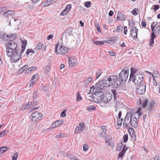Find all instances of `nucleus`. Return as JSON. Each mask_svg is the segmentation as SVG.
Segmentation results:
<instances>
[{
  "instance_id": "ddd939ff",
  "label": "nucleus",
  "mask_w": 160,
  "mask_h": 160,
  "mask_svg": "<svg viewBox=\"0 0 160 160\" xmlns=\"http://www.w3.org/2000/svg\"><path fill=\"white\" fill-rule=\"evenodd\" d=\"M111 92L113 96L114 100L117 101L119 98V92L115 89H112Z\"/></svg>"
},
{
  "instance_id": "20e7f679",
  "label": "nucleus",
  "mask_w": 160,
  "mask_h": 160,
  "mask_svg": "<svg viewBox=\"0 0 160 160\" xmlns=\"http://www.w3.org/2000/svg\"><path fill=\"white\" fill-rule=\"evenodd\" d=\"M96 86L100 90L103 89L104 87H108L111 86L109 78H105L104 80H101L97 83Z\"/></svg>"
},
{
  "instance_id": "a878e982",
  "label": "nucleus",
  "mask_w": 160,
  "mask_h": 160,
  "mask_svg": "<svg viewBox=\"0 0 160 160\" xmlns=\"http://www.w3.org/2000/svg\"><path fill=\"white\" fill-rule=\"evenodd\" d=\"M122 82L121 81V80L119 79H117L116 82L114 83L113 87L114 88H116L120 86L121 85L122 83Z\"/></svg>"
},
{
  "instance_id": "ea45409f",
  "label": "nucleus",
  "mask_w": 160,
  "mask_h": 160,
  "mask_svg": "<svg viewBox=\"0 0 160 160\" xmlns=\"http://www.w3.org/2000/svg\"><path fill=\"white\" fill-rule=\"evenodd\" d=\"M135 24L134 21L132 19H130L129 20V25L131 27H133Z\"/></svg>"
},
{
  "instance_id": "69168bd1",
  "label": "nucleus",
  "mask_w": 160,
  "mask_h": 160,
  "mask_svg": "<svg viewBox=\"0 0 160 160\" xmlns=\"http://www.w3.org/2000/svg\"><path fill=\"white\" fill-rule=\"evenodd\" d=\"M109 54L111 56H116V53L113 52L112 51H109L108 52Z\"/></svg>"
},
{
  "instance_id": "58836bf2",
  "label": "nucleus",
  "mask_w": 160,
  "mask_h": 160,
  "mask_svg": "<svg viewBox=\"0 0 160 160\" xmlns=\"http://www.w3.org/2000/svg\"><path fill=\"white\" fill-rule=\"evenodd\" d=\"M51 0H47L45 1L44 3L45 4L44 6L47 7L51 4L52 2H51Z\"/></svg>"
},
{
  "instance_id": "e2e57ef3",
  "label": "nucleus",
  "mask_w": 160,
  "mask_h": 160,
  "mask_svg": "<svg viewBox=\"0 0 160 160\" xmlns=\"http://www.w3.org/2000/svg\"><path fill=\"white\" fill-rule=\"evenodd\" d=\"M71 8V6L70 4H68L66 5L65 8L66 10L68 11V12L70 10V9Z\"/></svg>"
},
{
  "instance_id": "dca6fc26",
  "label": "nucleus",
  "mask_w": 160,
  "mask_h": 160,
  "mask_svg": "<svg viewBox=\"0 0 160 160\" xmlns=\"http://www.w3.org/2000/svg\"><path fill=\"white\" fill-rule=\"evenodd\" d=\"M109 81L111 86H112L113 87L114 83L116 82L117 79H118V77L116 75L110 76L109 77Z\"/></svg>"
},
{
  "instance_id": "37998d69",
  "label": "nucleus",
  "mask_w": 160,
  "mask_h": 160,
  "mask_svg": "<svg viewBox=\"0 0 160 160\" xmlns=\"http://www.w3.org/2000/svg\"><path fill=\"white\" fill-rule=\"evenodd\" d=\"M117 125L118 126L121 125L123 120V118H120L119 119V118H117Z\"/></svg>"
},
{
  "instance_id": "a19ab883",
  "label": "nucleus",
  "mask_w": 160,
  "mask_h": 160,
  "mask_svg": "<svg viewBox=\"0 0 160 160\" xmlns=\"http://www.w3.org/2000/svg\"><path fill=\"white\" fill-rule=\"evenodd\" d=\"M77 100L78 101H80L82 99L79 92H78L76 94Z\"/></svg>"
},
{
  "instance_id": "052dcab7",
  "label": "nucleus",
  "mask_w": 160,
  "mask_h": 160,
  "mask_svg": "<svg viewBox=\"0 0 160 160\" xmlns=\"http://www.w3.org/2000/svg\"><path fill=\"white\" fill-rule=\"evenodd\" d=\"M67 110H64L61 113L60 116L62 117H64L66 116V112Z\"/></svg>"
},
{
  "instance_id": "6e6d98bb",
  "label": "nucleus",
  "mask_w": 160,
  "mask_h": 160,
  "mask_svg": "<svg viewBox=\"0 0 160 160\" xmlns=\"http://www.w3.org/2000/svg\"><path fill=\"white\" fill-rule=\"evenodd\" d=\"M128 139V136L127 134H125L123 136V141L124 142H127Z\"/></svg>"
},
{
  "instance_id": "2f4dec72",
  "label": "nucleus",
  "mask_w": 160,
  "mask_h": 160,
  "mask_svg": "<svg viewBox=\"0 0 160 160\" xmlns=\"http://www.w3.org/2000/svg\"><path fill=\"white\" fill-rule=\"evenodd\" d=\"M96 108L94 106L90 105L87 107V110L89 111H91L92 110L95 111L96 109Z\"/></svg>"
},
{
  "instance_id": "5fc2aeb1",
  "label": "nucleus",
  "mask_w": 160,
  "mask_h": 160,
  "mask_svg": "<svg viewBox=\"0 0 160 160\" xmlns=\"http://www.w3.org/2000/svg\"><path fill=\"white\" fill-rule=\"evenodd\" d=\"M93 95V93L92 94L91 93H89L88 94L87 97V98L88 99L91 100H92V95Z\"/></svg>"
},
{
  "instance_id": "0eeeda50",
  "label": "nucleus",
  "mask_w": 160,
  "mask_h": 160,
  "mask_svg": "<svg viewBox=\"0 0 160 160\" xmlns=\"http://www.w3.org/2000/svg\"><path fill=\"white\" fill-rule=\"evenodd\" d=\"M146 89V84L142 83L140 85L138 88L136 89V92L138 94H142L145 92Z\"/></svg>"
},
{
  "instance_id": "423d86ee",
  "label": "nucleus",
  "mask_w": 160,
  "mask_h": 160,
  "mask_svg": "<svg viewBox=\"0 0 160 160\" xmlns=\"http://www.w3.org/2000/svg\"><path fill=\"white\" fill-rule=\"evenodd\" d=\"M55 47V51L57 54H64L69 50L68 48L60 46L58 42L56 45Z\"/></svg>"
},
{
  "instance_id": "c9c22d12",
  "label": "nucleus",
  "mask_w": 160,
  "mask_h": 160,
  "mask_svg": "<svg viewBox=\"0 0 160 160\" xmlns=\"http://www.w3.org/2000/svg\"><path fill=\"white\" fill-rule=\"evenodd\" d=\"M68 158L70 160H79L75 156L72 155H71L68 156Z\"/></svg>"
},
{
  "instance_id": "cd10ccee",
  "label": "nucleus",
  "mask_w": 160,
  "mask_h": 160,
  "mask_svg": "<svg viewBox=\"0 0 160 160\" xmlns=\"http://www.w3.org/2000/svg\"><path fill=\"white\" fill-rule=\"evenodd\" d=\"M51 65L48 64L47 66L44 68V72L45 73L48 74L50 72L51 70Z\"/></svg>"
},
{
  "instance_id": "3c124183",
  "label": "nucleus",
  "mask_w": 160,
  "mask_h": 160,
  "mask_svg": "<svg viewBox=\"0 0 160 160\" xmlns=\"http://www.w3.org/2000/svg\"><path fill=\"white\" fill-rule=\"evenodd\" d=\"M31 117L32 118V120L34 122L38 121L39 120L37 118L36 116H32V114L31 115Z\"/></svg>"
},
{
  "instance_id": "aec40b11",
  "label": "nucleus",
  "mask_w": 160,
  "mask_h": 160,
  "mask_svg": "<svg viewBox=\"0 0 160 160\" xmlns=\"http://www.w3.org/2000/svg\"><path fill=\"white\" fill-rule=\"evenodd\" d=\"M128 131L133 141H135L136 140V136L134 133L133 129L130 128L129 129H128Z\"/></svg>"
},
{
  "instance_id": "8fccbe9b",
  "label": "nucleus",
  "mask_w": 160,
  "mask_h": 160,
  "mask_svg": "<svg viewBox=\"0 0 160 160\" xmlns=\"http://www.w3.org/2000/svg\"><path fill=\"white\" fill-rule=\"evenodd\" d=\"M68 12V11L65 9L61 12L60 15L61 16H64L67 15Z\"/></svg>"
},
{
  "instance_id": "5701e85b",
  "label": "nucleus",
  "mask_w": 160,
  "mask_h": 160,
  "mask_svg": "<svg viewBox=\"0 0 160 160\" xmlns=\"http://www.w3.org/2000/svg\"><path fill=\"white\" fill-rule=\"evenodd\" d=\"M155 103V102L153 101L151 102L148 104L147 108V110H148L149 112L152 111L153 109Z\"/></svg>"
},
{
  "instance_id": "4be33fe9",
  "label": "nucleus",
  "mask_w": 160,
  "mask_h": 160,
  "mask_svg": "<svg viewBox=\"0 0 160 160\" xmlns=\"http://www.w3.org/2000/svg\"><path fill=\"white\" fill-rule=\"evenodd\" d=\"M32 116H36L39 120H41L43 117V115L42 114L37 112H33L32 113Z\"/></svg>"
},
{
  "instance_id": "f03ea898",
  "label": "nucleus",
  "mask_w": 160,
  "mask_h": 160,
  "mask_svg": "<svg viewBox=\"0 0 160 160\" xmlns=\"http://www.w3.org/2000/svg\"><path fill=\"white\" fill-rule=\"evenodd\" d=\"M102 90H100L99 88L95 86V87L93 86L91 88L90 92L93 93V95L92 97V100L94 102L98 103L102 102L101 99L102 97L104 95V93L102 91Z\"/></svg>"
},
{
  "instance_id": "680f3d73",
  "label": "nucleus",
  "mask_w": 160,
  "mask_h": 160,
  "mask_svg": "<svg viewBox=\"0 0 160 160\" xmlns=\"http://www.w3.org/2000/svg\"><path fill=\"white\" fill-rule=\"evenodd\" d=\"M7 148H8L7 147H3L1 148V149L2 150V153H4L5 152H6L7 150Z\"/></svg>"
},
{
  "instance_id": "393cba45",
  "label": "nucleus",
  "mask_w": 160,
  "mask_h": 160,
  "mask_svg": "<svg viewBox=\"0 0 160 160\" xmlns=\"http://www.w3.org/2000/svg\"><path fill=\"white\" fill-rule=\"evenodd\" d=\"M131 72L130 75V78H132V77L135 76V74L138 72L137 69L134 68H131Z\"/></svg>"
},
{
  "instance_id": "412c9836",
  "label": "nucleus",
  "mask_w": 160,
  "mask_h": 160,
  "mask_svg": "<svg viewBox=\"0 0 160 160\" xmlns=\"http://www.w3.org/2000/svg\"><path fill=\"white\" fill-rule=\"evenodd\" d=\"M22 42V45L21 47H22V49H21V54H22V53L23 52H24L26 47L27 45V42L26 40H23L22 41V40H21Z\"/></svg>"
},
{
  "instance_id": "f8f14e48",
  "label": "nucleus",
  "mask_w": 160,
  "mask_h": 160,
  "mask_svg": "<svg viewBox=\"0 0 160 160\" xmlns=\"http://www.w3.org/2000/svg\"><path fill=\"white\" fill-rule=\"evenodd\" d=\"M138 29L136 27H134L131 30V35L134 37V38H136L138 36Z\"/></svg>"
},
{
  "instance_id": "864d4df0",
  "label": "nucleus",
  "mask_w": 160,
  "mask_h": 160,
  "mask_svg": "<svg viewBox=\"0 0 160 160\" xmlns=\"http://www.w3.org/2000/svg\"><path fill=\"white\" fill-rule=\"evenodd\" d=\"M29 69L31 72L36 70L37 69V68L36 66L32 67L29 68Z\"/></svg>"
},
{
  "instance_id": "7c9ffc66",
  "label": "nucleus",
  "mask_w": 160,
  "mask_h": 160,
  "mask_svg": "<svg viewBox=\"0 0 160 160\" xmlns=\"http://www.w3.org/2000/svg\"><path fill=\"white\" fill-rule=\"evenodd\" d=\"M92 41L93 43H94L95 45H102L104 44L105 43L104 41H94L93 40H92Z\"/></svg>"
},
{
  "instance_id": "49530a36",
  "label": "nucleus",
  "mask_w": 160,
  "mask_h": 160,
  "mask_svg": "<svg viewBox=\"0 0 160 160\" xmlns=\"http://www.w3.org/2000/svg\"><path fill=\"white\" fill-rule=\"evenodd\" d=\"M152 77H153V84L154 86H156L157 85V83L156 80L155 79V76L154 74H152Z\"/></svg>"
},
{
  "instance_id": "79ce46f5",
  "label": "nucleus",
  "mask_w": 160,
  "mask_h": 160,
  "mask_svg": "<svg viewBox=\"0 0 160 160\" xmlns=\"http://www.w3.org/2000/svg\"><path fill=\"white\" fill-rule=\"evenodd\" d=\"M30 52L34 54L35 53V52L32 49H28L26 52V54L27 55H28V54Z\"/></svg>"
},
{
  "instance_id": "603ef678",
  "label": "nucleus",
  "mask_w": 160,
  "mask_h": 160,
  "mask_svg": "<svg viewBox=\"0 0 160 160\" xmlns=\"http://www.w3.org/2000/svg\"><path fill=\"white\" fill-rule=\"evenodd\" d=\"M138 9L135 8L132 11V14L134 15H136L138 14Z\"/></svg>"
},
{
  "instance_id": "6e6552de",
  "label": "nucleus",
  "mask_w": 160,
  "mask_h": 160,
  "mask_svg": "<svg viewBox=\"0 0 160 160\" xmlns=\"http://www.w3.org/2000/svg\"><path fill=\"white\" fill-rule=\"evenodd\" d=\"M85 126L83 122H81L78 126L77 127L75 130V133H80L82 132L84 129Z\"/></svg>"
},
{
  "instance_id": "39448f33",
  "label": "nucleus",
  "mask_w": 160,
  "mask_h": 160,
  "mask_svg": "<svg viewBox=\"0 0 160 160\" xmlns=\"http://www.w3.org/2000/svg\"><path fill=\"white\" fill-rule=\"evenodd\" d=\"M129 74V69L127 67H124L119 75V78L122 82H126L128 78Z\"/></svg>"
},
{
  "instance_id": "c03bdc74",
  "label": "nucleus",
  "mask_w": 160,
  "mask_h": 160,
  "mask_svg": "<svg viewBox=\"0 0 160 160\" xmlns=\"http://www.w3.org/2000/svg\"><path fill=\"white\" fill-rule=\"evenodd\" d=\"M91 3L90 1H87L85 2L84 6L87 8L90 7L91 5Z\"/></svg>"
},
{
  "instance_id": "473e14b6",
  "label": "nucleus",
  "mask_w": 160,
  "mask_h": 160,
  "mask_svg": "<svg viewBox=\"0 0 160 160\" xmlns=\"http://www.w3.org/2000/svg\"><path fill=\"white\" fill-rule=\"evenodd\" d=\"M92 80V77H90L84 82V83L85 85H87L91 82Z\"/></svg>"
},
{
  "instance_id": "2eb2a0df",
  "label": "nucleus",
  "mask_w": 160,
  "mask_h": 160,
  "mask_svg": "<svg viewBox=\"0 0 160 160\" xmlns=\"http://www.w3.org/2000/svg\"><path fill=\"white\" fill-rule=\"evenodd\" d=\"M14 13L13 11L8 10L4 13L3 16L9 18V17H12V16L14 15Z\"/></svg>"
},
{
  "instance_id": "4d7b16f0",
  "label": "nucleus",
  "mask_w": 160,
  "mask_h": 160,
  "mask_svg": "<svg viewBox=\"0 0 160 160\" xmlns=\"http://www.w3.org/2000/svg\"><path fill=\"white\" fill-rule=\"evenodd\" d=\"M125 152H124L122 151H121L118 154L119 158H122L123 156L124 155Z\"/></svg>"
},
{
  "instance_id": "7ed1b4c3",
  "label": "nucleus",
  "mask_w": 160,
  "mask_h": 160,
  "mask_svg": "<svg viewBox=\"0 0 160 160\" xmlns=\"http://www.w3.org/2000/svg\"><path fill=\"white\" fill-rule=\"evenodd\" d=\"M143 77L142 73L140 74L139 72H138L132 78H129V81H132L135 84L138 85L140 84L143 81Z\"/></svg>"
},
{
  "instance_id": "b1692460",
  "label": "nucleus",
  "mask_w": 160,
  "mask_h": 160,
  "mask_svg": "<svg viewBox=\"0 0 160 160\" xmlns=\"http://www.w3.org/2000/svg\"><path fill=\"white\" fill-rule=\"evenodd\" d=\"M101 129L102 131L101 133L102 136L104 138H106V127L105 126H102L101 127Z\"/></svg>"
},
{
  "instance_id": "a211bd4d",
  "label": "nucleus",
  "mask_w": 160,
  "mask_h": 160,
  "mask_svg": "<svg viewBox=\"0 0 160 160\" xmlns=\"http://www.w3.org/2000/svg\"><path fill=\"white\" fill-rule=\"evenodd\" d=\"M63 124V121L62 120L55 121L52 124L51 128H53L62 125Z\"/></svg>"
},
{
  "instance_id": "f257e3e1",
  "label": "nucleus",
  "mask_w": 160,
  "mask_h": 160,
  "mask_svg": "<svg viewBox=\"0 0 160 160\" xmlns=\"http://www.w3.org/2000/svg\"><path fill=\"white\" fill-rule=\"evenodd\" d=\"M10 41L6 44V53L8 57H11V62L14 63L21 58L22 56L21 49L16 42L12 40Z\"/></svg>"
},
{
  "instance_id": "9d476101",
  "label": "nucleus",
  "mask_w": 160,
  "mask_h": 160,
  "mask_svg": "<svg viewBox=\"0 0 160 160\" xmlns=\"http://www.w3.org/2000/svg\"><path fill=\"white\" fill-rule=\"evenodd\" d=\"M69 65L70 66L74 67L77 65V60L75 59V57L72 56L68 58Z\"/></svg>"
},
{
  "instance_id": "c85d7f7f",
  "label": "nucleus",
  "mask_w": 160,
  "mask_h": 160,
  "mask_svg": "<svg viewBox=\"0 0 160 160\" xmlns=\"http://www.w3.org/2000/svg\"><path fill=\"white\" fill-rule=\"evenodd\" d=\"M2 39L5 41H8L9 39L12 40V36H9V35L6 34H4L3 37L2 38Z\"/></svg>"
},
{
  "instance_id": "13d9d810",
  "label": "nucleus",
  "mask_w": 160,
  "mask_h": 160,
  "mask_svg": "<svg viewBox=\"0 0 160 160\" xmlns=\"http://www.w3.org/2000/svg\"><path fill=\"white\" fill-rule=\"evenodd\" d=\"M38 103L37 101H35L33 102H31L30 103V106L32 105V107L36 105Z\"/></svg>"
},
{
  "instance_id": "a18cd8bd",
  "label": "nucleus",
  "mask_w": 160,
  "mask_h": 160,
  "mask_svg": "<svg viewBox=\"0 0 160 160\" xmlns=\"http://www.w3.org/2000/svg\"><path fill=\"white\" fill-rule=\"evenodd\" d=\"M123 30V27L121 26H119L117 27L116 29V31L117 32H120L121 31H122Z\"/></svg>"
},
{
  "instance_id": "774afa93",
  "label": "nucleus",
  "mask_w": 160,
  "mask_h": 160,
  "mask_svg": "<svg viewBox=\"0 0 160 160\" xmlns=\"http://www.w3.org/2000/svg\"><path fill=\"white\" fill-rule=\"evenodd\" d=\"M83 150L85 151H87L88 148V146L86 144L83 145Z\"/></svg>"
},
{
  "instance_id": "4c0bfd02",
  "label": "nucleus",
  "mask_w": 160,
  "mask_h": 160,
  "mask_svg": "<svg viewBox=\"0 0 160 160\" xmlns=\"http://www.w3.org/2000/svg\"><path fill=\"white\" fill-rule=\"evenodd\" d=\"M43 46V44L42 43H39L36 45V48L38 50H39L42 48Z\"/></svg>"
},
{
  "instance_id": "f3484780",
  "label": "nucleus",
  "mask_w": 160,
  "mask_h": 160,
  "mask_svg": "<svg viewBox=\"0 0 160 160\" xmlns=\"http://www.w3.org/2000/svg\"><path fill=\"white\" fill-rule=\"evenodd\" d=\"M130 122L132 127L135 128H136L138 127L137 119H135V118H132L131 117L130 118Z\"/></svg>"
},
{
  "instance_id": "bb28decb",
  "label": "nucleus",
  "mask_w": 160,
  "mask_h": 160,
  "mask_svg": "<svg viewBox=\"0 0 160 160\" xmlns=\"http://www.w3.org/2000/svg\"><path fill=\"white\" fill-rule=\"evenodd\" d=\"M30 105L28 103H26L23 105H22L20 108V110H25L28 109L30 107Z\"/></svg>"
},
{
  "instance_id": "0e129e2a",
  "label": "nucleus",
  "mask_w": 160,
  "mask_h": 160,
  "mask_svg": "<svg viewBox=\"0 0 160 160\" xmlns=\"http://www.w3.org/2000/svg\"><path fill=\"white\" fill-rule=\"evenodd\" d=\"M154 39H150V43L149 44V45L150 46H152L153 47L152 44L154 43Z\"/></svg>"
},
{
  "instance_id": "6ab92c4d",
  "label": "nucleus",
  "mask_w": 160,
  "mask_h": 160,
  "mask_svg": "<svg viewBox=\"0 0 160 160\" xmlns=\"http://www.w3.org/2000/svg\"><path fill=\"white\" fill-rule=\"evenodd\" d=\"M72 30L73 28H68L66 30L65 33V35L67 38H69L71 35Z\"/></svg>"
},
{
  "instance_id": "bf43d9fd",
  "label": "nucleus",
  "mask_w": 160,
  "mask_h": 160,
  "mask_svg": "<svg viewBox=\"0 0 160 160\" xmlns=\"http://www.w3.org/2000/svg\"><path fill=\"white\" fill-rule=\"evenodd\" d=\"M38 96V94L37 91H36L33 94V98L34 100H35L37 98Z\"/></svg>"
},
{
  "instance_id": "1a4fd4ad",
  "label": "nucleus",
  "mask_w": 160,
  "mask_h": 160,
  "mask_svg": "<svg viewBox=\"0 0 160 160\" xmlns=\"http://www.w3.org/2000/svg\"><path fill=\"white\" fill-rule=\"evenodd\" d=\"M102 97V99H101L102 101L101 102L106 103L111 100L112 98V96L111 94L108 93L106 94L105 96L104 95L103 97Z\"/></svg>"
},
{
  "instance_id": "e433bc0d",
  "label": "nucleus",
  "mask_w": 160,
  "mask_h": 160,
  "mask_svg": "<svg viewBox=\"0 0 160 160\" xmlns=\"http://www.w3.org/2000/svg\"><path fill=\"white\" fill-rule=\"evenodd\" d=\"M148 101V99H145L143 101V103L142 105V107L143 108H145L146 107Z\"/></svg>"
},
{
  "instance_id": "09e8293b",
  "label": "nucleus",
  "mask_w": 160,
  "mask_h": 160,
  "mask_svg": "<svg viewBox=\"0 0 160 160\" xmlns=\"http://www.w3.org/2000/svg\"><path fill=\"white\" fill-rule=\"evenodd\" d=\"M18 153L16 152L12 156V160H17L18 157Z\"/></svg>"
},
{
  "instance_id": "de8ad7c7",
  "label": "nucleus",
  "mask_w": 160,
  "mask_h": 160,
  "mask_svg": "<svg viewBox=\"0 0 160 160\" xmlns=\"http://www.w3.org/2000/svg\"><path fill=\"white\" fill-rule=\"evenodd\" d=\"M102 72V70H99L97 72L96 79H98L99 78L101 75Z\"/></svg>"
},
{
  "instance_id": "4468645a",
  "label": "nucleus",
  "mask_w": 160,
  "mask_h": 160,
  "mask_svg": "<svg viewBox=\"0 0 160 160\" xmlns=\"http://www.w3.org/2000/svg\"><path fill=\"white\" fill-rule=\"evenodd\" d=\"M38 74L37 73L32 76L31 78V79L30 80V87L31 86H32L33 84L34 83V82H35L38 80Z\"/></svg>"
},
{
  "instance_id": "c756f323",
  "label": "nucleus",
  "mask_w": 160,
  "mask_h": 160,
  "mask_svg": "<svg viewBox=\"0 0 160 160\" xmlns=\"http://www.w3.org/2000/svg\"><path fill=\"white\" fill-rule=\"evenodd\" d=\"M141 115V114H139L138 113L136 112L131 115L130 118H131L132 116V118H135V119H139Z\"/></svg>"
},
{
  "instance_id": "72a5a7b5",
  "label": "nucleus",
  "mask_w": 160,
  "mask_h": 160,
  "mask_svg": "<svg viewBox=\"0 0 160 160\" xmlns=\"http://www.w3.org/2000/svg\"><path fill=\"white\" fill-rule=\"evenodd\" d=\"M119 40V38L116 36H113L109 40L110 41L115 42Z\"/></svg>"
},
{
  "instance_id": "f704fd0d",
  "label": "nucleus",
  "mask_w": 160,
  "mask_h": 160,
  "mask_svg": "<svg viewBox=\"0 0 160 160\" xmlns=\"http://www.w3.org/2000/svg\"><path fill=\"white\" fill-rule=\"evenodd\" d=\"M159 8V6L158 5H155L152 6L151 8V10H153L154 11L156 12V10H158Z\"/></svg>"
},
{
  "instance_id": "338daca9",
  "label": "nucleus",
  "mask_w": 160,
  "mask_h": 160,
  "mask_svg": "<svg viewBox=\"0 0 160 160\" xmlns=\"http://www.w3.org/2000/svg\"><path fill=\"white\" fill-rule=\"evenodd\" d=\"M64 137V134L63 133H61L60 134H58L57 135V138H62V137Z\"/></svg>"
},
{
  "instance_id": "9b49d317",
  "label": "nucleus",
  "mask_w": 160,
  "mask_h": 160,
  "mask_svg": "<svg viewBox=\"0 0 160 160\" xmlns=\"http://www.w3.org/2000/svg\"><path fill=\"white\" fill-rule=\"evenodd\" d=\"M117 20L118 21H124L126 18L125 16L121 11H119L117 13Z\"/></svg>"
}]
</instances>
